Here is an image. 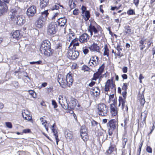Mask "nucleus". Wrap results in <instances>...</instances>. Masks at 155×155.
<instances>
[{"mask_svg":"<svg viewBox=\"0 0 155 155\" xmlns=\"http://www.w3.org/2000/svg\"><path fill=\"white\" fill-rule=\"evenodd\" d=\"M57 80L62 88L70 87L72 85L74 81L73 74L70 71L67 74L65 78L63 75L59 74L58 76Z\"/></svg>","mask_w":155,"mask_h":155,"instance_id":"f257e3e1","label":"nucleus"},{"mask_svg":"<svg viewBox=\"0 0 155 155\" xmlns=\"http://www.w3.org/2000/svg\"><path fill=\"white\" fill-rule=\"evenodd\" d=\"M51 45L50 42L48 40H45L43 41L40 48L41 53L48 56H51L54 51L51 49Z\"/></svg>","mask_w":155,"mask_h":155,"instance_id":"f03ea898","label":"nucleus"},{"mask_svg":"<svg viewBox=\"0 0 155 155\" xmlns=\"http://www.w3.org/2000/svg\"><path fill=\"white\" fill-rule=\"evenodd\" d=\"M88 31L90 33L91 36L94 33L95 37L99 38L101 35L98 34L99 32L100 34H102L103 30L101 27L97 24L96 22L91 23L87 28Z\"/></svg>","mask_w":155,"mask_h":155,"instance_id":"7ed1b4c3","label":"nucleus"},{"mask_svg":"<svg viewBox=\"0 0 155 155\" xmlns=\"http://www.w3.org/2000/svg\"><path fill=\"white\" fill-rule=\"evenodd\" d=\"M118 118H115L110 120L107 124L108 133L109 136H111L115 130L117 131L118 127Z\"/></svg>","mask_w":155,"mask_h":155,"instance_id":"20e7f679","label":"nucleus"},{"mask_svg":"<svg viewBox=\"0 0 155 155\" xmlns=\"http://www.w3.org/2000/svg\"><path fill=\"white\" fill-rule=\"evenodd\" d=\"M109 113L108 107L104 103H100L97 106V113L101 117H106Z\"/></svg>","mask_w":155,"mask_h":155,"instance_id":"39448f33","label":"nucleus"},{"mask_svg":"<svg viewBox=\"0 0 155 155\" xmlns=\"http://www.w3.org/2000/svg\"><path fill=\"white\" fill-rule=\"evenodd\" d=\"M116 85L115 82H113L111 80L108 79L105 83L104 88V93L107 94L108 92L111 91V93H115L116 91Z\"/></svg>","mask_w":155,"mask_h":155,"instance_id":"423d86ee","label":"nucleus"},{"mask_svg":"<svg viewBox=\"0 0 155 155\" xmlns=\"http://www.w3.org/2000/svg\"><path fill=\"white\" fill-rule=\"evenodd\" d=\"M117 102V100L114 99L113 103L110 105V112L111 118H118L119 109L115 105Z\"/></svg>","mask_w":155,"mask_h":155,"instance_id":"0eeeda50","label":"nucleus"},{"mask_svg":"<svg viewBox=\"0 0 155 155\" xmlns=\"http://www.w3.org/2000/svg\"><path fill=\"white\" fill-rule=\"evenodd\" d=\"M11 12L12 14L9 15L10 20L11 21H15L17 17L21 14L22 11L19 8H16L12 9Z\"/></svg>","mask_w":155,"mask_h":155,"instance_id":"6e6552de","label":"nucleus"},{"mask_svg":"<svg viewBox=\"0 0 155 155\" xmlns=\"http://www.w3.org/2000/svg\"><path fill=\"white\" fill-rule=\"evenodd\" d=\"M11 0H0V13L2 14L5 13L8 10V4L9 3Z\"/></svg>","mask_w":155,"mask_h":155,"instance_id":"1a4fd4ad","label":"nucleus"},{"mask_svg":"<svg viewBox=\"0 0 155 155\" xmlns=\"http://www.w3.org/2000/svg\"><path fill=\"white\" fill-rule=\"evenodd\" d=\"M57 25L54 22H51L48 26L47 29L48 34L52 36L55 34L57 32Z\"/></svg>","mask_w":155,"mask_h":155,"instance_id":"9d476101","label":"nucleus"},{"mask_svg":"<svg viewBox=\"0 0 155 155\" xmlns=\"http://www.w3.org/2000/svg\"><path fill=\"white\" fill-rule=\"evenodd\" d=\"M68 109L74 110L77 107H79L80 106V104L78 103V100L74 98L71 97L70 102L68 104Z\"/></svg>","mask_w":155,"mask_h":155,"instance_id":"9b49d317","label":"nucleus"},{"mask_svg":"<svg viewBox=\"0 0 155 155\" xmlns=\"http://www.w3.org/2000/svg\"><path fill=\"white\" fill-rule=\"evenodd\" d=\"M117 149L116 145L112 141L110 142L108 149L106 150L105 154L106 155H111L114 152L117 153Z\"/></svg>","mask_w":155,"mask_h":155,"instance_id":"f8f14e48","label":"nucleus"},{"mask_svg":"<svg viewBox=\"0 0 155 155\" xmlns=\"http://www.w3.org/2000/svg\"><path fill=\"white\" fill-rule=\"evenodd\" d=\"M79 55V52L76 50L69 49L67 53V57L70 59H76Z\"/></svg>","mask_w":155,"mask_h":155,"instance_id":"ddd939ff","label":"nucleus"},{"mask_svg":"<svg viewBox=\"0 0 155 155\" xmlns=\"http://www.w3.org/2000/svg\"><path fill=\"white\" fill-rule=\"evenodd\" d=\"M81 15L83 17L84 20L86 21L89 19L91 17L90 12L88 10H87L86 7L84 5H82L81 7Z\"/></svg>","mask_w":155,"mask_h":155,"instance_id":"4468645a","label":"nucleus"},{"mask_svg":"<svg viewBox=\"0 0 155 155\" xmlns=\"http://www.w3.org/2000/svg\"><path fill=\"white\" fill-rule=\"evenodd\" d=\"M144 94V90H143L141 93L139 91L137 96V101L140 103V106L141 108L143 107L146 102Z\"/></svg>","mask_w":155,"mask_h":155,"instance_id":"2eb2a0df","label":"nucleus"},{"mask_svg":"<svg viewBox=\"0 0 155 155\" xmlns=\"http://www.w3.org/2000/svg\"><path fill=\"white\" fill-rule=\"evenodd\" d=\"M46 20L43 18L42 16H40L35 22L36 27L38 28H41L45 25Z\"/></svg>","mask_w":155,"mask_h":155,"instance_id":"dca6fc26","label":"nucleus"},{"mask_svg":"<svg viewBox=\"0 0 155 155\" xmlns=\"http://www.w3.org/2000/svg\"><path fill=\"white\" fill-rule=\"evenodd\" d=\"M79 42L82 44H85L88 41L89 38V35L86 33H84L79 37Z\"/></svg>","mask_w":155,"mask_h":155,"instance_id":"f3484780","label":"nucleus"},{"mask_svg":"<svg viewBox=\"0 0 155 155\" xmlns=\"http://www.w3.org/2000/svg\"><path fill=\"white\" fill-rule=\"evenodd\" d=\"M36 7L32 5L28 8L27 11V14L29 17H33L36 13Z\"/></svg>","mask_w":155,"mask_h":155,"instance_id":"a211bd4d","label":"nucleus"},{"mask_svg":"<svg viewBox=\"0 0 155 155\" xmlns=\"http://www.w3.org/2000/svg\"><path fill=\"white\" fill-rule=\"evenodd\" d=\"M22 116L24 119L27 120L28 121H30L31 123L33 122L31 115L28 110H25L24 112L22 113Z\"/></svg>","mask_w":155,"mask_h":155,"instance_id":"6ab92c4d","label":"nucleus"},{"mask_svg":"<svg viewBox=\"0 0 155 155\" xmlns=\"http://www.w3.org/2000/svg\"><path fill=\"white\" fill-rule=\"evenodd\" d=\"M92 92H91V95H93L94 98H99L100 97V90L98 87H94L92 88Z\"/></svg>","mask_w":155,"mask_h":155,"instance_id":"aec40b11","label":"nucleus"},{"mask_svg":"<svg viewBox=\"0 0 155 155\" xmlns=\"http://www.w3.org/2000/svg\"><path fill=\"white\" fill-rule=\"evenodd\" d=\"M116 49L117 50V52H115L114 55L115 58H120L124 56V54L121 52L122 51V48L120 45H117Z\"/></svg>","mask_w":155,"mask_h":155,"instance_id":"412c9836","label":"nucleus"},{"mask_svg":"<svg viewBox=\"0 0 155 155\" xmlns=\"http://www.w3.org/2000/svg\"><path fill=\"white\" fill-rule=\"evenodd\" d=\"M88 48L91 52H99L100 51V47L95 42H93L90 46Z\"/></svg>","mask_w":155,"mask_h":155,"instance_id":"4be33fe9","label":"nucleus"},{"mask_svg":"<svg viewBox=\"0 0 155 155\" xmlns=\"http://www.w3.org/2000/svg\"><path fill=\"white\" fill-rule=\"evenodd\" d=\"M56 126V124L55 123L52 126V128L51 130L53 133H54V135L55 137V138L56 140V144L57 145L58 144V142L60 141V140L58 138V132L55 129Z\"/></svg>","mask_w":155,"mask_h":155,"instance_id":"5701e85b","label":"nucleus"},{"mask_svg":"<svg viewBox=\"0 0 155 155\" xmlns=\"http://www.w3.org/2000/svg\"><path fill=\"white\" fill-rule=\"evenodd\" d=\"M123 33L125 35L129 36L133 34V31L132 30L130 26L129 25L126 26L124 28Z\"/></svg>","mask_w":155,"mask_h":155,"instance_id":"b1692460","label":"nucleus"},{"mask_svg":"<svg viewBox=\"0 0 155 155\" xmlns=\"http://www.w3.org/2000/svg\"><path fill=\"white\" fill-rule=\"evenodd\" d=\"M12 36L13 38L18 40L22 37V34L21 31L16 30L12 34Z\"/></svg>","mask_w":155,"mask_h":155,"instance_id":"393cba45","label":"nucleus"},{"mask_svg":"<svg viewBox=\"0 0 155 155\" xmlns=\"http://www.w3.org/2000/svg\"><path fill=\"white\" fill-rule=\"evenodd\" d=\"M58 26L60 27H64L67 22V19L65 17H63L58 18L57 21Z\"/></svg>","mask_w":155,"mask_h":155,"instance_id":"a878e982","label":"nucleus"},{"mask_svg":"<svg viewBox=\"0 0 155 155\" xmlns=\"http://www.w3.org/2000/svg\"><path fill=\"white\" fill-rule=\"evenodd\" d=\"M21 15H19L17 17L15 21L16 24L19 26L23 25L25 22V20L21 17Z\"/></svg>","mask_w":155,"mask_h":155,"instance_id":"bb28decb","label":"nucleus"},{"mask_svg":"<svg viewBox=\"0 0 155 155\" xmlns=\"http://www.w3.org/2000/svg\"><path fill=\"white\" fill-rule=\"evenodd\" d=\"M147 115V111L145 110L141 113L140 115V119L141 123L143 124H146V120Z\"/></svg>","mask_w":155,"mask_h":155,"instance_id":"cd10ccee","label":"nucleus"},{"mask_svg":"<svg viewBox=\"0 0 155 155\" xmlns=\"http://www.w3.org/2000/svg\"><path fill=\"white\" fill-rule=\"evenodd\" d=\"M63 97L60 96L58 98V102L61 105L62 107L64 109H67L68 108V106L65 105L64 102L63 101Z\"/></svg>","mask_w":155,"mask_h":155,"instance_id":"c85d7f7f","label":"nucleus"},{"mask_svg":"<svg viewBox=\"0 0 155 155\" xmlns=\"http://www.w3.org/2000/svg\"><path fill=\"white\" fill-rule=\"evenodd\" d=\"M40 6L42 8H45L49 4V0H39Z\"/></svg>","mask_w":155,"mask_h":155,"instance_id":"c756f323","label":"nucleus"},{"mask_svg":"<svg viewBox=\"0 0 155 155\" xmlns=\"http://www.w3.org/2000/svg\"><path fill=\"white\" fill-rule=\"evenodd\" d=\"M70 31H69V33L66 35V37L67 38L68 40L69 41L72 39L74 38L75 36V34L70 29Z\"/></svg>","mask_w":155,"mask_h":155,"instance_id":"7c9ffc66","label":"nucleus"},{"mask_svg":"<svg viewBox=\"0 0 155 155\" xmlns=\"http://www.w3.org/2000/svg\"><path fill=\"white\" fill-rule=\"evenodd\" d=\"M40 120L41 121V122L42 125H44L47 131H48V124L47 121L46 120H45L42 117L40 118Z\"/></svg>","mask_w":155,"mask_h":155,"instance_id":"2f4dec72","label":"nucleus"},{"mask_svg":"<svg viewBox=\"0 0 155 155\" xmlns=\"http://www.w3.org/2000/svg\"><path fill=\"white\" fill-rule=\"evenodd\" d=\"M145 41V39H144L143 38H142L139 41V47L141 50H143L145 47L146 43H144Z\"/></svg>","mask_w":155,"mask_h":155,"instance_id":"473e14b6","label":"nucleus"},{"mask_svg":"<svg viewBox=\"0 0 155 155\" xmlns=\"http://www.w3.org/2000/svg\"><path fill=\"white\" fill-rule=\"evenodd\" d=\"M104 51L103 55L107 56V57H109V50L107 45H104Z\"/></svg>","mask_w":155,"mask_h":155,"instance_id":"72a5a7b5","label":"nucleus"},{"mask_svg":"<svg viewBox=\"0 0 155 155\" xmlns=\"http://www.w3.org/2000/svg\"><path fill=\"white\" fill-rule=\"evenodd\" d=\"M101 74L98 71L96 72L94 74L93 77L92 78V80L96 81L101 76Z\"/></svg>","mask_w":155,"mask_h":155,"instance_id":"f704fd0d","label":"nucleus"},{"mask_svg":"<svg viewBox=\"0 0 155 155\" xmlns=\"http://www.w3.org/2000/svg\"><path fill=\"white\" fill-rule=\"evenodd\" d=\"M81 135L88 133L87 129L85 125L81 126L80 129Z\"/></svg>","mask_w":155,"mask_h":155,"instance_id":"c9c22d12","label":"nucleus"},{"mask_svg":"<svg viewBox=\"0 0 155 155\" xmlns=\"http://www.w3.org/2000/svg\"><path fill=\"white\" fill-rule=\"evenodd\" d=\"M144 141L142 140L141 141L140 143L139 144L138 149L137 150V155H140L141 151V150Z\"/></svg>","mask_w":155,"mask_h":155,"instance_id":"e433bc0d","label":"nucleus"},{"mask_svg":"<svg viewBox=\"0 0 155 155\" xmlns=\"http://www.w3.org/2000/svg\"><path fill=\"white\" fill-rule=\"evenodd\" d=\"M118 106L119 107L121 104L124 105L126 102V98H123L121 97H119V98Z\"/></svg>","mask_w":155,"mask_h":155,"instance_id":"4c0bfd02","label":"nucleus"},{"mask_svg":"<svg viewBox=\"0 0 155 155\" xmlns=\"http://www.w3.org/2000/svg\"><path fill=\"white\" fill-rule=\"evenodd\" d=\"M69 5L71 9L74 8L76 6V5L73 2V0H69Z\"/></svg>","mask_w":155,"mask_h":155,"instance_id":"58836bf2","label":"nucleus"},{"mask_svg":"<svg viewBox=\"0 0 155 155\" xmlns=\"http://www.w3.org/2000/svg\"><path fill=\"white\" fill-rule=\"evenodd\" d=\"M81 138L84 142H86L89 139L88 133L86 134H81Z\"/></svg>","mask_w":155,"mask_h":155,"instance_id":"ea45409f","label":"nucleus"},{"mask_svg":"<svg viewBox=\"0 0 155 155\" xmlns=\"http://www.w3.org/2000/svg\"><path fill=\"white\" fill-rule=\"evenodd\" d=\"M105 67V64L104 63H103L101 66L99 67L97 71L102 74L104 71Z\"/></svg>","mask_w":155,"mask_h":155,"instance_id":"a19ab883","label":"nucleus"},{"mask_svg":"<svg viewBox=\"0 0 155 155\" xmlns=\"http://www.w3.org/2000/svg\"><path fill=\"white\" fill-rule=\"evenodd\" d=\"M48 10H46L44 11L41 12V15L40 16H42L43 18L46 20L47 17L49 13L48 12Z\"/></svg>","mask_w":155,"mask_h":155,"instance_id":"79ce46f5","label":"nucleus"},{"mask_svg":"<svg viewBox=\"0 0 155 155\" xmlns=\"http://www.w3.org/2000/svg\"><path fill=\"white\" fill-rule=\"evenodd\" d=\"M95 134L97 137H100L103 135V132L102 130L98 129L96 131Z\"/></svg>","mask_w":155,"mask_h":155,"instance_id":"37998d69","label":"nucleus"},{"mask_svg":"<svg viewBox=\"0 0 155 155\" xmlns=\"http://www.w3.org/2000/svg\"><path fill=\"white\" fill-rule=\"evenodd\" d=\"M66 138L68 139H71L73 138V135L72 132L69 131V132H67V133L65 134Z\"/></svg>","mask_w":155,"mask_h":155,"instance_id":"c03bdc74","label":"nucleus"},{"mask_svg":"<svg viewBox=\"0 0 155 155\" xmlns=\"http://www.w3.org/2000/svg\"><path fill=\"white\" fill-rule=\"evenodd\" d=\"M155 122L153 123V126L152 127H150L149 129L150 130V131L147 134V135L148 136H150V135L152 133L153 130L155 128Z\"/></svg>","mask_w":155,"mask_h":155,"instance_id":"a18cd8bd","label":"nucleus"},{"mask_svg":"<svg viewBox=\"0 0 155 155\" xmlns=\"http://www.w3.org/2000/svg\"><path fill=\"white\" fill-rule=\"evenodd\" d=\"M29 94L34 98H35L37 97V94L33 90H30L28 91Z\"/></svg>","mask_w":155,"mask_h":155,"instance_id":"49530a36","label":"nucleus"},{"mask_svg":"<svg viewBox=\"0 0 155 155\" xmlns=\"http://www.w3.org/2000/svg\"><path fill=\"white\" fill-rule=\"evenodd\" d=\"M99 60H90V62L91 61L92 63L93 66H97L98 64Z\"/></svg>","mask_w":155,"mask_h":155,"instance_id":"de8ad7c7","label":"nucleus"},{"mask_svg":"<svg viewBox=\"0 0 155 155\" xmlns=\"http://www.w3.org/2000/svg\"><path fill=\"white\" fill-rule=\"evenodd\" d=\"M128 85L129 84L128 83H124L121 88L122 90L123 91H127Z\"/></svg>","mask_w":155,"mask_h":155,"instance_id":"09e8293b","label":"nucleus"},{"mask_svg":"<svg viewBox=\"0 0 155 155\" xmlns=\"http://www.w3.org/2000/svg\"><path fill=\"white\" fill-rule=\"evenodd\" d=\"M122 145L123 148H124L127 142L128 141L127 138H125V137H123L122 138Z\"/></svg>","mask_w":155,"mask_h":155,"instance_id":"8fccbe9b","label":"nucleus"},{"mask_svg":"<svg viewBox=\"0 0 155 155\" xmlns=\"http://www.w3.org/2000/svg\"><path fill=\"white\" fill-rule=\"evenodd\" d=\"M82 51L84 54L85 55L87 54L89 52V50L88 48L85 46L82 48Z\"/></svg>","mask_w":155,"mask_h":155,"instance_id":"3c124183","label":"nucleus"},{"mask_svg":"<svg viewBox=\"0 0 155 155\" xmlns=\"http://www.w3.org/2000/svg\"><path fill=\"white\" fill-rule=\"evenodd\" d=\"M78 66L77 64L75 62L73 63L71 66V68L72 70H75L78 69Z\"/></svg>","mask_w":155,"mask_h":155,"instance_id":"603ef678","label":"nucleus"},{"mask_svg":"<svg viewBox=\"0 0 155 155\" xmlns=\"http://www.w3.org/2000/svg\"><path fill=\"white\" fill-rule=\"evenodd\" d=\"M127 13L129 15H135V13L134 10L131 9H130L127 11Z\"/></svg>","mask_w":155,"mask_h":155,"instance_id":"864d4df0","label":"nucleus"},{"mask_svg":"<svg viewBox=\"0 0 155 155\" xmlns=\"http://www.w3.org/2000/svg\"><path fill=\"white\" fill-rule=\"evenodd\" d=\"M53 87L52 86L47 87L46 88V93L49 94L51 92H53Z\"/></svg>","mask_w":155,"mask_h":155,"instance_id":"5fc2aeb1","label":"nucleus"},{"mask_svg":"<svg viewBox=\"0 0 155 155\" xmlns=\"http://www.w3.org/2000/svg\"><path fill=\"white\" fill-rule=\"evenodd\" d=\"M59 8L58 4L56 3L54 5H52L51 9L52 10H58Z\"/></svg>","mask_w":155,"mask_h":155,"instance_id":"6e6d98bb","label":"nucleus"},{"mask_svg":"<svg viewBox=\"0 0 155 155\" xmlns=\"http://www.w3.org/2000/svg\"><path fill=\"white\" fill-rule=\"evenodd\" d=\"M80 13L79 10L78 8H75L73 12V14L74 15H77Z\"/></svg>","mask_w":155,"mask_h":155,"instance_id":"4d7b16f0","label":"nucleus"},{"mask_svg":"<svg viewBox=\"0 0 155 155\" xmlns=\"http://www.w3.org/2000/svg\"><path fill=\"white\" fill-rule=\"evenodd\" d=\"M146 150L149 153H152V149L150 146H148L147 147Z\"/></svg>","mask_w":155,"mask_h":155,"instance_id":"13d9d810","label":"nucleus"},{"mask_svg":"<svg viewBox=\"0 0 155 155\" xmlns=\"http://www.w3.org/2000/svg\"><path fill=\"white\" fill-rule=\"evenodd\" d=\"M90 69L89 67L86 65H84L82 68V70L85 71H88Z\"/></svg>","mask_w":155,"mask_h":155,"instance_id":"bf43d9fd","label":"nucleus"},{"mask_svg":"<svg viewBox=\"0 0 155 155\" xmlns=\"http://www.w3.org/2000/svg\"><path fill=\"white\" fill-rule=\"evenodd\" d=\"M5 125L6 127L9 128H12V125L10 122H6L5 123Z\"/></svg>","mask_w":155,"mask_h":155,"instance_id":"052dcab7","label":"nucleus"},{"mask_svg":"<svg viewBox=\"0 0 155 155\" xmlns=\"http://www.w3.org/2000/svg\"><path fill=\"white\" fill-rule=\"evenodd\" d=\"M42 62V61L41 60H39L37 61H32V62H30L29 63L30 64H41Z\"/></svg>","mask_w":155,"mask_h":155,"instance_id":"680f3d73","label":"nucleus"},{"mask_svg":"<svg viewBox=\"0 0 155 155\" xmlns=\"http://www.w3.org/2000/svg\"><path fill=\"white\" fill-rule=\"evenodd\" d=\"M114 93H112V94H110L109 96V99L108 101V103H110L112 100L114 98Z\"/></svg>","mask_w":155,"mask_h":155,"instance_id":"e2e57ef3","label":"nucleus"},{"mask_svg":"<svg viewBox=\"0 0 155 155\" xmlns=\"http://www.w3.org/2000/svg\"><path fill=\"white\" fill-rule=\"evenodd\" d=\"M52 104L54 106V108H55L58 107V105L56 101L54 100L52 101Z\"/></svg>","mask_w":155,"mask_h":155,"instance_id":"0e129e2a","label":"nucleus"},{"mask_svg":"<svg viewBox=\"0 0 155 155\" xmlns=\"http://www.w3.org/2000/svg\"><path fill=\"white\" fill-rule=\"evenodd\" d=\"M31 132V130L29 129H25L23 130L22 133H23V134L24 133L27 134L28 133Z\"/></svg>","mask_w":155,"mask_h":155,"instance_id":"69168bd1","label":"nucleus"},{"mask_svg":"<svg viewBox=\"0 0 155 155\" xmlns=\"http://www.w3.org/2000/svg\"><path fill=\"white\" fill-rule=\"evenodd\" d=\"M122 71L124 73H126L128 71V68L126 66L123 67L122 68Z\"/></svg>","mask_w":155,"mask_h":155,"instance_id":"338daca9","label":"nucleus"},{"mask_svg":"<svg viewBox=\"0 0 155 155\" xmlns=\"http://www.w3.org/2000/svg\"><path fill=\"white\" fill-rule=\"evenodd\" d=\"M133 2L136 7H137L139 4V0H133Z\"/></svg>","mask_w":155,"mask_h":155,"instance_id":"774afa93","label":"nucleus"}]
</instances>
